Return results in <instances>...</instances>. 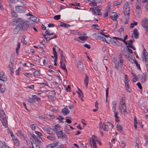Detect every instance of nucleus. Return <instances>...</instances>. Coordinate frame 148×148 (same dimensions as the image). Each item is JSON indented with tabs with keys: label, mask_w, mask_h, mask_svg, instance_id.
Here are the masks:
<instances>
[{
	"label": "nucleus",
	"mask_w": 148,
	"mask_h": 148,
	"mask_svg": "<svg viewBox=\"0 0 148 148\" xmlns=\"http://www.w3.org/2000/svg\"><path fill=\"white\" fill-rule=\"evenodd\" d=\"M20 42H18L17 44V47L16 49V52L17 55L18 54V50L20 48Z\"/></svg>",
	"instance_id": "412c9836"
},
{
	"label": "nucleus",
	"mask_w": 148,
	"mask_h": 148,
	"mask_svg": "<svg viewBox=\"0 0 148 148\" xmlns=\"http://www.w3.org/2000/svg\"><path fill=\"white\" fill-rule=\"evenodd\" d=\"M61 26L64 27L65 28H67L69 26H71V25L68 24L64 23L63 24V25H61Z\"/></svg>",
	"instance_id": "3c124183"
},
{
	"label": "nucleus",
	"mask_w": 148,
	"mask_h": 148,
	"mask_svg": "<svg viewBox=\"0 0 148 148\" xmlns=\"http://www.w3.org/2000/svg\"><path fill=\"white\" fill-rule=\"evenodd\" d=\"M16 134L18 136H19L21 137H23L24 136V134L22 133V131H18L16 132Z\"/></svg>",
	"instance_id": "bb28decb"
},
{
	"label": "nucleus",
	"mask_w": 148,
	"mask_h": 148,
	"mask_svg": "<svg viewBox=\"0 0 148 148\" xmlns=\"http://www.w3.org/2000/svg\"><path fill=\"white\" fill-rule=\"evenodd\" d=\"M60 128V126L58 124H57L55 125L54 127V130L55 131L57 132L58 131V130H56V129H57Z\"/></svg>",
	"instance_id": "4c0bfd02"
},
{
	"label": "nucleus",
	"mask_w": 148,
	"mask_h": 148,
	"mask_svg": "<svg viewBox=\"0 0 148 148\" xmlns=\"http://www.w3.org/2000/svg\"><path fill=\"white\" fill-rule=\"evenodd\" d=\"M136 85L138 86V88L140 89L141 90L142 89V86L141 85V84L140 82H138L137 83Z\"/></svg>",
	"instance_id": "052dcab7"
},
{
	"label": "nucleus",
	"mask_w": 148,
	"mask_h": 148,
	"mask_svg": "<svg viewBox=\"0 0 148 148\" xmlns=\"http://www.w3.org/2000/svg\"><path fill=\"white\" fill-rule=\"evenodd\" d=\"M92 1V3H90V4H91L93 6H96L97 5V3L95 1Z\"/></svg>",
	"instance_id": "69168bd1"
},
{
	"label": "nucleus",
	"mask_w": 148,
	"mask_h": 148,
	"mask_svg": "<svg viewBox=\"0 0 148 148\" xmlns=\"http://www.w3.org/2000/svg\"><path fill=\"white\" fill-rule=\"evenodd\" d=\"M129 80L127 78V76L126 74L125 75V85L129 84Z\"/></svg>",
	"instance_id": "aec40b11"
},
{
	"label": "nucleus",
	"mask_w": 148,
	"mask_h": 148,
	"mask_svg": "<svg viewBox=\"0 0 148 148\" xmlns=\"http://www.w3.org/2000/svg\"><path fill=\"white\" fill-rule=\"evenodd\" d=\"M116 127L117 130L120 132H121L123 130V128L121 125H117L116 126Z\"/></svg>",
	"instance_id": "5701e85b"
},
{
	"label": "nucleus",
	"mask_w": 148,
	"mask_h": 148,
	"mask_svg": "<svg viewBox=\"0 0 148 148\" xmlns=\"http://www.w3.org/2000/svg\"><path fill=\"white\" fill-rule=\"evenodd\" d=\"M136 12L137 14H140L141 13V10L140 8L141 4L140 1L137 2L136 4Z\"/></svg>",
	"instance_id": "423d86ee"
},
{
	"label": "nucleus",
	"mask_w": 148,
	"mask_h": 148,
	"mask_svg": "<svg viewBox=\"0 0 148 148\" xmlns=\"http://www.w3.org/2000/svg\"><path fill=\"white\" fill-rule=\"evenodd\" d=\"M53 53L54 56H57V52L56 50V49L54 47L53 48Z\"/></svg>",
	"instance_id": "bf43d9fd"
},
{
	"label": "nucleus",
	"mask_w": 148,
	"mask_h": 148,
	"mask_svg": "<svg viewBox=\"0 0 148 148\" xmlns=\"http://www.w3.org/2000/svg\"><path fill=\"white\" fill-rule=\"evenodd\" d=\"M134 127L135 128V130H136L137 128V120L136 118V117H135L134 119Z\"/></svg>",
	"instance_id": "473e14b6"
},
{
	"label": "nucleus",
	"mask_w": 148,
	"mask_h": 148,
	"mask_svg": "<svg viewBox=\"0 0 148 148\" xmlns=\"http://www.w3.org/2000/svg\"><path fill=\"white\" fill-rule=\"evenodd\" d=\"M143 47L144 48V49L141 54L142 56L141 58L143 61H145V64H147L148 63V53L144 46H143Z\"/></svg>",
	"instance_id": "39448f33"
},
{
	"label": "nucleus",
	"mask_w": 148,
	"mask_h": 148,
	"mask_svg": "<svg viewBox=\"0 0 148 148\" xmlns=\"http://www.w3.org/2000/svg\"><path fill=\"white\" fill-rule=\"evenodd\" d=\"M133 33L134 35V38L136 39H138L139 38V33L137 29H134L133 31Z\"/></svg>",
	"instance_id": "9b49d317"
},
{
	"label": "nucleus",
	"mask_w": 148,
	"mask_h": 148,
	"mask_svg": "<svg viewBox=\"0 0 148 148\" xmlns=\"http://www.w3.org/2000/svg\"><path fill=\"white\" fill-rule=\"evenodd\" d=\"M108 89L109 88L108 87L106 89V101H107V98L108 95Z\"/></svg>",
	"instance_id": "8fccbe9b"
},
{
	"label": "nucleus",
	"mask_w": 148,
	"mask_h": 148,
	"mask_svg": "<svg viewBox=\"0 0 148 148\" xmlns=\"http://www.w3.org/2000/svg\"><path fill=\"white\" fill-rule=\"evenodd\" d=\"M48 130L47 131V133L49 134H52L53 133V130L49 127L48 128Z\"/></svg>",
	"instance_id": "ea45409f"
},
{
	"label": "nucleus",
	"mask_w": 148,
	"mask_h": 148,
	"mask_svg": "<svg viewBox=\"0 0 148 148\" xmlns=\"http://www.w3.org/2000/svg\"><path fill=\"white\" fill-rule=\"evenodd\" d=\"M0 92L2 93H3L5 90V86L2 84H1L0 86Z\"/></svg>",
	"instance_id": "6ab92c4d"
},
{
	"label": "nucleus",
	"mask_w": 148,
	"mask_h": 148,
	"mask_svg": "<svg viewBox=\"0 0 148 148\" xmlns=\"http://www.w3.org/2000/svg\"><path fill=\"white\" fill-rule=\"evenodd\" d=\"M60 67L62 69V67H63V66H65L64 62L62 61H60Z\"/></svg>",
	"instance_id": "6e6d98bb"
},
{
	"label": "nucleus",
	"mask_w": 148,
	"mask_h": 148,
	"mask_svg": "<svg viewBox=\"0 0 148 148\" xmlns=\"http://www.w3.org/2000/svg\"><path fill=\"white\" fill-rule=\"evenodd\" d=\"M27 145L30 148L32 146H33V143L31 141L28 140V141L27 140Z\"/></svg>",
	"instance_id": "a878e982"
},
{
	"label": "nucleus",
	"mask_w": 148,
	"mask_h": 148,
	"mask_svg": "<svg viewBox=\"0 0 148 148\" xmlns=\"http://www.w3.org/2000/svg\"><path fill=\"white\" fill-rule=\"evenodd\" d=\"M148 21V19L147 17H145L141 21V24H143L144 25H148L147 21Z\"/></svg>",
	"instance_id": "4be33fe9"
},
{
	"label": "nucleus",
	"mask_w": 148,
	"mask_h": 148,
	"mask_svg": "<svg viewBox=\"0 0 148 148\" xmlns=\"http://www.w3.org/2000/svg\"><path fill=\"white\" fill-rule=\"evenodd\" d=\"M84 46L85 47H86L88 49H90L91 48L90 46L86 44H85L84 45Z\"/></svg>",
	"instance_id": "e2e57ef3"
},
{
	"label": "nucleus",
	"mask_w": 148,
	"mask_h": 148,
	"mask_svg": "<svg viewBox=\"0 0 148 148\" xmlns=\"http://www.w3.org/2000/svg\"><path fill=\"white\" fill-rule=\"evenodd\" d=\"M89 142L91 146H92V145L93 146H96V143L95 140L93 138H92V140H90Z\"/></svg>",
	"instance_id": "a211bd4d"
},
{
	"label": "nucleus",
	"mask_w": 148,
	"mask_h": 148,
	"mask_svg": "<svg viewBox=\"0 0 148 148\" xmlns=\"http://www.w3.org/2000/svg\"><path fill=\"white\" fill-rule=\"evenodd\" d=\"M70 32L71 34H75L76 33L77 31L76 30H70Z\"/></svg>",
	"instance_id": "338daca9"
},
{
	"label": "nucleus",
	"mask_w": 148,
	"mask_h": 148,
	"mask_svg": "<svg viewBox=\"0 0 148 148\" xmlns=\"http://www.w3.org/2000/svg\"><path fill=\"white\" fill-rule=\"evenodd\" d=\"M59 120V121H60V122L62 123H64V122L62 121V120L64 119V117H63L61 115H59L58 116V117L57 118Z\"/></svg>",
	"instance_id": "2f4dec72"
},
{
	"label": "nucleus",
	"mask_w": 148,
	"mask_h": 148,
	"mask_svg": "<svg viewBox=\"0 0 148 148\" xmlns=\"http://www.w3.org/2000/svg\"><path fill=\"white\" fill-rule=\"evenodd\" d=\"M35 133L36 134L38 135V137H40V136H42V134L41 133H40V132H38V131H36L35 132Z\"/></svg>",
	"instance_id": "774afa93"
},
{
	"label": "nucleus",
	"mask_w": 148,
	"mask_h": 148,
	"mask_svg": "<svg viewBox=\"0 0 148 148\" xmlns=\"http://www.w3.org/2000/svg\"><path fill=\"white\" fill-rule=\"evenodd\" d=\"M142 26L146 30L145 34L146 35L148 34V26L147 25H144L143 24H141Z\"/></svg>",
	"instance_id": "2eb2a0df"
},
{
	"label": "nucleus",
	"mask_w": 148,
	"mask_h": 148,
	"mask_svg": "<svg viewBox=\"0 0 148 148\" xmlns=\"http://www.w3.org/2000/svg\"><path fill=\"white\" fill-rule=\"evenodd\" d=\"M99 40H100L103 41V42H105L107 43H109L106 40V38L100 36Z\"/></svg>",
	"instance_id": "7c9ffc66"
},
{
	"label": "nucleus",
	"mask_w": 148,
	"mask_h": 148,
	"mask_svg": "<svg viewBox=\"0 0 148 148\" xmlns=\"http://www.w3.org/2000/svg\"><path fill=\"white\" fill-rule=\"evenodd\" d=\"M10 62L9 65V68L10 69H12L13 67V64H14V61L13 60H11L10 59Z\"/></svg>",
	"instance_id": "b1692460"
},
{
	"label": "nucleus",
	"mask_w": 148,
	"mask_h": 148,
	"mask_svg": "<svg viewBox=\"0 0 148 148\" xmlns=\"http://www.w3.org/2000/svg\"><path fill=\"white\" fill-rule=\"evenodd\" d=\"M112 13H114V14L113 15V16H110V18L113 21H116L119 17V16L117 15V13L115 12H112Z\"/></svg>",
	"instance_id": "dca6fc26"
},
{
	"label": "nucleus",
	"mask_w": 148,
	"mask_h": 148,
	"mask_svg": "<svg viewBox=\"0 0 148 148\" xmlns=\"http://www.w3.org/2000/svg\"><path fill=\"white\" fill-rule=\"evenodd\" d=\"M30 135L31 136H32V138L34 139V140L35 138H37V136L35 135L33 133V132H30L29 133Z\"/></svg>",
	"instance_id": "79ce46f5"
},
{
	"label": "nucleus",
	"mask_w": 148,
	"mask_h": 148,
	"mask_svg": "<svg viewBox=\"0 0 148 148\" xmlns=\"http://www.w3.org/2000/svg\"><path fill=\"white\" fill-rule=\"evenodd\" d=\"M4 72H1L0 73V80H1L3 82H6L7 79L6 77L4 75Z\"/></svg>",
	"instance_id": "1a4fd4ad"
},
{
	"label": "nucleus",
	"mask_w": 148,
	"mask_h": 148,
	"mask_svg": "<svg viewBox=\"0 0 148 148\" xmlns=\"http://www.w3.org/2000/svg\"><path fill=\"white\" fill-rule=\"evenodd\" d=\"M0 118L3 124L5 127L6 126L7 121L6 118V115L3 110L0 111Z\"/></svg>",
	"instance_id": "7ed1b4c3"
},
{
	"label": "nucleus",
	"mask_w": 148,
	"mask_h": 148,
	"mask_svg": "<svg viewBox=\"0 0 148 148\" xmlns=\"http://www.w3.org/2000/svg\"><path fill=\"white\" fill-rule=\"evenodd\" d=\"M138 23L134 21V23H132L130 24V28H133L134 27V25H137Z\"/></svg>",
	"instance_id": "f704fd0d"
},
{
	"label": "nucleus",
	"mask_w": 148,
	"mask_h": 148,
	"mask_svg": "<svg viewBox=\"0 0 148 148\" xmlns=\"http://www.w3.org/2000/svg\"><path fill=\"white\" fill-rule=\"evenodd\" d=\"M135 63L136 64V65L137 67V68L138 69H139L141 70V69L140 66V64L138 63L137 61L136 60V59H135Z\"/></svg>",
	"instance_id": "c9c22d12"
},
{
	"label": "nucleus",
	"mask_w": 148,
	"mask_h": 148,
	"mask_svg": "<svg viewBox=\"0 0 148 148\" xmlns=\"http://www.w3.org/2000/svg\"><path fill=\"white\" fill-rule=\"evenodd\" d=\"M34 140L37 142L38 143H40L41 142V140L42 139L39 137L37 136V138H36Z\"/></svg>",
	"instance_id": "cd10ccee"
},
{
	"label": "nucleus",
	"mask_w": 148,
	"mask_h": 148,
	"mask_svg": "<svg viewBox=\"0 0 148 148\" xmlns=\"http://www.w3.org/2000/svg\"><path fill=\"white\" fill-rule=\"evenodd\" d=\"M125 88L127 91L128 92H131L132 90L131 88L129 86V84L125 85Z\"/></svg>",
	"instance_id": "c85d7f7f"
},
{
	"label": "nucleus",
	"mask_w": 148,
	"mask_h": 148,
	"mask_svg": "<svg viewBox=\"0 0 148 148\" xmlns=\"http://www.w3.org/2000/svg\"><path fill=\"white\" fill-rule=\"evenodd\" d=\"M30 103H34L35 101L34 100L33 98H29L28 99V101Z\"/></svg>",
	"instance_id": "c03bdc74"
},
{
	"label": "nucleus",
	"mask_w": 148,
	"mask_h": 148,
	"mask_svg": "<svg viewBox=\"0 0 148 148\" xmlns=\"http://www.w3.org/2000/svg\"><path fill=\"white\" fill-rule=\"evenodd\" d=\"M30 127L32 130H34L36 128V124H31L30 125Z\"/></svg>",
	"instance_id": "a18cd8bd"
},
{
	"label": "nucleus",
	"mask_w": 148,
	"mask_h": 148,
	"mask_svg": "<svg viewBox=\"0 0 148 148\" xmlns=\"http://www.w3.org/2000/svg\"><path fill=\"white\" fill-rule=\"evenodd\" d=\"M47 138L48 139L50 140H53L56 139L55 138L52 136H47Z\"/></svg>",
	"instance_id": "49530a36"
},
{
	"label": "nucleus",
	"mask_w": 148,
	"mask_h": 148,
	"mask_svg": "<svg viewBox=\"0 0 148 148\" xmlns=\"http://www.w3.org/2000/svg\"><path fill=\"white\" fill-rule=\"evenodd\" d=\"M32 27L29 26V22L26 21L22 23L17 25L14 29L13 32L14 34L20 33L21 31H25L27 29L31 30Z\"/></svg>",
	"instance_id": "f257e3e1"
},
{
	"label": "nucleus",
	"mask_w": 148,
	"mask_h": 148,
	"mask_svg": "<svg viewBox=\"0 0 148 148\" xmlns=\"http://www.w3.org/2000/svg\"><path fill=\"white\" fill-rule=\"evenodd\" d=\"M95 10H96L97 12V14L99 15H101V13L100 11H101V9H99L97 7H95Z\"/></svg>",
	"instance_id": "c756f323"
},
{
	"label": "nucleus",
	"mask_w": 148,
	"mask_h": 148,
	"mask_svg": "<svg viewBox=\"0 0 148 148\" xmlns=\"http://www.w3.org/2000/svg\"><path fill=\"white\" fill-rule=\"evenodd\" d=\"M56 132L57 137L58 138H63V140L64 141H66L67 140L68 137L61 130L57 131Z\"/></svg>",
	"instance_id": "20e7f679"
},
{
	"label": "nucleus",
	"mask_w": 148,
	"mask_h": 148,
	"mask_svg": "<svg viewBox=\"0 0 148 148\" xmlns=\"http://www.w3.org/2000/svg\"><path fill=\"white\" fill-rule=\"evenodd\" d=\"M128 45H126V47L128 48H132V47L133 46L132 44H130V43L128 42Z\"/></svg>",
	"instance_id": "0e129e2a"
},
{
	"label": "nucleus",
	"mask_w": 148,
	"mask_h": 148,
	"mask_svg": "<svg viewBox=\"0 0 148 148\" xmlns=\"http://www.w3.org/2000/svg\"><path fill=\"white\" fill-rule=\"evenodd\" d=\"M93 36L96 39L98 40H99L100 36L97 35L96 33H94L93 34Z\"/></svg>",
	"instance_id": "5fc2aeb1"
},
{
	"label": "nucleus",
	"mask_w": 148,
	"mask_h": 148,
	"mask_svg": "<svg viewBox=\"0 0 148 148\" xmlns=\"http://www.w3.org/2000/svg\"><path fill=\"white\" fill-rule=\"evenodd\" d=\"M110 125V123L109 122H106L105 124L104 122L102 125V127L103 128V127H108Z\"/></svg>",
	"instance_id": "72a5a7b5"
},
{
	"label": "nucleus",
	"mask_w": 148,
	"mask_h": 148,
	"mask_svg": "<svg viewBox=\"0 0 148 148\" xmlns=\"http://www.w3.org/2000/svg\"><path fill=\"white\" fill-rule=\"evenodd\" d=\"M88 38L87 36H80L78 37V38L80 40L82 41L85 40H87Z\"/></svg>",
	"instance_id": "393cba45"
},
{
	"label": "nucleus",
	"mask_w": 148,
	"mask_h": 148,
	"mask_svg": "<svg viewBox=\"0 0 148 148\" xmlns=\"http://www.w3.org/2000/svg\"><path fill=\"white\" fill-rule=\"evenodd\" d=\"M123 12L126 20H128L130 14V11L129 3L128 2H126L123 6Z\"/></svg>",
	"instance_id": "f03ea898"
},
{
	"label": "nucleus",
	"mask_w": 148,
	"mask_h": 148,
	"mask_svg": "<svg viewBox=\"0 0 148 148\" xmlns=\"http://www.w3.org/2000/svg\"><path fill=\"white\" fill-rule=\"evenodd\" d=\"M14 8H11V13L12 16L15 17H17V14L14 10Z\"/></svg>",
	"instance_id": "f3484780"
},
{
	"label": "nucleus",
	"mask_w": 148,
	"mask_h": 148,
	"mask_svg": "<svg viewBox=\"0 0 148 148\" xmlns=\"http://www.w3.org/2000/svg\"><path fill=\"white\" fill-rule=\"evenodd\" d=\"M85 75L86 76L84 79V84L86 88H87L89 81V79L88 76L86 74Z\"/></svg>",
	"instance_id": "f8f14e48"
},
{
	"label": "nucleus",
	"mask_w": 148,
	"mask_h": 148,
	"mask_svg": "<svg viewBox=\"0 0 148 148\" xmlns=\"http://www.w3.org/2000/svg\"><path fill=\"white\" fill-rule=\"evenodd\" d=\"M143 75H142L140 79V81L142 83H144L145 81L146 80L147 77L146 76V73H143Z\"/></svg>",
	"instance_id": "4468645a"
},
{
	"label": "nucleus",
	"mask_w": 148,
	"mask_h": 148,
	"mask_svg": "<svg viewBox=\"0 0 148 148\" xmlns=\"http://www.w3.org/2000/svg\"><path fill=\"white\" fill-rule=\"evenodd\" d=\"M32 97L34 99H36L37 101H40V98L37 97L36 95H32Z\"/></svg>",
	"instance_id": "09e8293b"
},
{
	"label": "nucleus",
	"mask_w": 148,
	"mask_h": 148,
	"mask_svg": "<svg viewBox=\"0 0 148 148\" xmlns=\"http://www.w3.org/2000/svg\"><path fill=\"white\" fill-rule=\"evenodd\" d=\"M14 143L16 146H18L19 145V140L18 139H15L14 140Z\"/></svg>",
	"instance_id": "58836bf2"
},
{
	"label": "nucleus",
	"mask_w": 148,
	"mask_h": 148,
	"mask_svg": "<svg viewBox=\"0 0 148 148\" xmlns=\"http://www.w3.org/2000/svg\"><path fill=\"white\" fill-rule=\"evenodd\" d=\"M60 15H56L54 16L53 18L56 20H58L60 18Z\"/></svg>",
	"instance_id": "de8ad7c7"
},
{
	"label": "nucleus",
	"mask_w": 148,
	"mask_h": 148,
	"mask_svg": "<svg viewBox=\"0 0 148 148\" xmlns=\"http://www.w3.org/2000/svg\"><path fill=\"white\" fill-rule=\"evenodd\" d=\"M39 73V72L38 71H36L33 72V75L35 77L38 76Z\"/></svg>",
	"instance_id": "4d7b16f0"
},
{
	"label": "nucleus",
	"mask_w": 148,
	"mask_h": 148,
	"mask_svg": "<svg viewBox=\"0 0 148 148\" xmlns=\"http://www.w3.org/2000/svg\"><path fill=\"white\" fill-rule=\"evenodd\" d=\"M30 19L33 22L37 23H39V18L35 17L33 15H32V16H31Z\"/></svg>",
	"instance_id": "ddd939ff"
},
{
	"label": "nucleus",
	"mask_w": 148,
	"mask_h": 148,
	"mask_svg": "<svg viewBox=\"0 0 148 148\" xmlns=\"http://www.w3.org/2000/svg\"><path fill=\"white\" fill-rule=\"evenodd\" d=\"M123 108H125L122 106V105H121V106H120L119 108V112L121 113H122L123 111Z\"/></svg>",
	"instance_id": "864d4df0"
},
{
	"label": "nucleus",
	"mask_w": 148,
	"mask_h": 148,
	"mask_svg": "<svg viewBox=\"0 0 148 148\" xmlns=\"http://www.w3.org/2000/svg\"><path fill=\"white\" fill-rule=\"evenodd\" d=\"M61 112L65 116L69 114L70 111L66 106L62 109Z\"/></svg>",
	"instance_id": "9d476101"
},
{
	"label": "nucleus",
	"mask_w": 148,
	"mask_h": 148,
	"mask_svg": "<svg viewBox=\"0 0 148 148\" xmlns=\"http://www.w3.org/2000/svg\"><path fill=\"white\" fill-rule=\"evenodd\" d=\"M59 142L58 140H55L53 142V143L54 144V147H56L57 146Z\"/></svg>",
	"instance_id": "603ef678"
},
{
	"label": "nucleus",
	"mask_w": 148,
	"mask_h": 148,
	"mask_svg": "<svg viewBox=\"0 0 148 148\" xmlns=\"http://www.w3.org/2000/svg\"><path fill=\"white\" fill-rule=\"evenodd\" d=\"M90 10L92 12V13L94 14H96V13L95 11V9L93 8H90Z\"/></svg>",
	"instance_id": "13d9d810"
},
{
	"label": "nucleus",
	"mask_w": 148,
	"mask_h": 148,
	"mask_svg": "<svg viewBox=\"0 0 148 148\" xmlns=\"http://www.w3.org/2000/svg\"><path fill=\"white\" fill-rule=\"evenodd\" d=\"M137 142H138L139 141L137 140H136V144L135 145V148H139V143Z\"/></svg>",
	"instance_id": "680f3d73"
},
{
	"label": "nucleus",
	"mask_w": 148,
	"mask_h": 148,
	"mask_svg": "<svg viewBox=\"0 0 148 148\" xmlns=\"http://www.w3.org/2000/svg\"><path fill=\"white\" fill-rule=\"evenodd\" d=\"M63 66V67H62V69L65 72V75L66 76V77L68 75L67 69L66 68V66Z\"/></svg>",
	"instance_id": "e433bc0d"
},
{
	"label": "nucleus",
	"mask_w": 148,
	"mask_h": 148,
	"mask_svg": "<svg viewBox=\"0 0 148 148\" xmlns=\"http://www.w3.org/2000/svg\"><path fill=\"white\" fill-rule=\"evenodd\" d=\"M16 11L18 13H23L25 9L22 6H16L15 7Z\"/></svg>",
	"instance_id": "0eeeda50"
},
{
	"label": "nucleus",
	"mask_w": 148,
	"mask_h": 148,
	"mask_svg": "<svg viewBox=\"0 0 148 148\" xmlns=\"http://www.w3.org/2000/svg\"><path fill=\"white\" fill-rule=\"evenodd\" d=\"M22 19L21 18H16L14 20V22H15L16 23H18L22 21Z\"/></svg>",
	"instance_id": "a19ab883"
},
{
	"label": "nucleus",
	"mask_w": 148,
	"mask_h": 148,
	"mask_svg": "<svg viewBox=\"0 0 148 148\" xmlns=\"http://www.w3.org/2000/svg\"><path fill=\"white\" fill-rule=\"evenodd\" d=\"M77 64V67L79 70L81 72H83L84 71V69L83 62L80 61H79Z\"/></svg>",
	"instance_id": "6e6552de"
},
{
	"label": "nucleus",
	"mask_w": 148,
	"mask_h": 148,
	"mask_svg": "<svg viewBox=\"0 0 148 148\" xmlns=\"http://www.w3.org/2000/svg\"><path fill=\"white\" fill-rule=\"evenodd\" d=\"M126 144L124 143L123 141H122L121 142V146L122 148H125Z\"/></svg>",
	"instance_id": "37998d69"
}]
</instances>
